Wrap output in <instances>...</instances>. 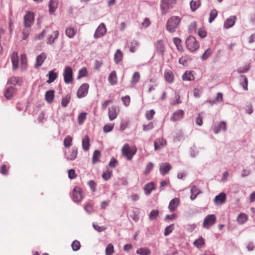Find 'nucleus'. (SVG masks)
<instances>
[{"mask_svg":"<svg viewBox=\"0 0 255 255\" xmlns=\"http://www.w3.org/2000/svg\"><path fill=\"white\" fill-rule=\"evenodd\" d=\"M180 200L178 198H175L171 200L169 204L168 209L171 212L174 211L179 206Z\"/></svg>","mask_w":255,"mask_h":255,"instance_id":"obj_16","label":"nucleus"},{"mask_svg":"<svg viewBox=\"0 0 255 255\" xmlns=\"http://www.w3.org/2000/svg\"><path fill=\"white\" fill-rule=\"evenodd\" d=\"M119 110L117 106L113 105L109 108L108 116L110 121L115 120L118 115Z\"/></svg>","mask_w":255,"mask_h":255,"instance_id":"obj_11","label":"nucleus"},{"mask_svg":"<svg viewBox=\"0 0 255 255\" xmlns=\"http://www.w3.org/2000/svg\"><path fill=\"white\" fill-rule=\"evenodd\" d=\"M218 15V11L216 9H213L211 10L210 12L209 22L211 23Z\"/></svg>","mask_w":255,"mask_h":255,"instance_id":"obj_41","label":"nucleus"},{"mask_svg":"<svg viewBox=\"0 0 255 255\" xmlns=\"http://www.w3.org/2000/svg\"><path fill=\"white\" fill-rule=\"evenodd\" d=\"M77 150L76 148H73L70 151L67 156V159L70 160H74L77 155Z\"/></svg>","mask_w":255,"mask_h":255,"instance_id":"obj_32","label":"nucleus"},{"mask_svg":"<svg viewBox=\"0 0 255 255\" xmlns=\"http://www.w3.org/2000/svg\"><path fill=\"white\" fill-rule=\"evenodd\" d=\"M112 175V171L107 170L103 173L102 177L105 180H108L111 178Z\"/></svg>","mask_w":255,"mask_h":255,"instance_id":"obj_55","label":"nucleus"},{"mask_svg":"<svg viewBox=\"0 0 255 255\" xmlns=\"http://www.w3.org/2000/svg\"><path fill=\"white\" fill-rule=\"evenodd\" d=\"M123 58V53L120 49L117 50L114 55V61L116 63H119Z\"/></svg>","mask_w":255,"mask_h":255,"instance_id":"obj_31","label":"nucleus"},{"mask_svg":"<svg viewBox=\"0 0 255 255\" xmlns=\"http://www.w3.org/2000/svg\"><path fill=\"white\" fill-rule=\"evenodd\" d=\"M71 99V96L70 95L67 94L65 96L63 97L62 100L61 101V106L63 107H66L68 104L69 103Z\"/></svg>","mask_w":255,"mask_h":255,"instance_id":"obj_42","label":"nucleus"},{"mask_svg":"<svg viewBox=\"0 0 255 255\" xmlns=\"http://www.w3.org/2000/svg\"><path fill=\"white\" fill-rule=\"evenodd\" d=\"M16 90V89L15 88L12 86L7 87L6 89L5 92L4 93V96L6 98V99L8 100L10 99L13 97V95L14 93L15 92Z\"/></svg>","mask_w":255,"mask_h":255,"instance_id":"obj_20","label":"nucleus"},{"mask_svg":"<svg viewBox=\"0 0 255 255\" xmlns=\"http://www.w3.org/2000/svg\"><path fill=\"white\" fill-rule=\"evenodd\" d=\"M89 85L88 83H83L78 89L77 96L78 98L85 97L88 92Z\"/></svg>","mask_w":255,"mask_h":255,"instance_id":"obj_10","label":"nucleus"},{"mask_svg":"<svg viewBox=\"0 0 255 255\" xmlns=\"http://www.w3.org/2000/svg\"><path fill=\"white\" fill-rule=\"evenodd\" d=\"M184 115V112L182 110H179L175 112L172 116L171 117V120L172 121H176L181 119Z\"/></svg>","mask_w":255,"mask_h":255,"instance_id":"obj_23","label":"nucleus"},{"mask_svg":"<svg viewBox=\"0 0 255 255\" xmlns=\"http://www.w3.org/2000/svg\"><path fill=\"white\" fill-rule=\"evenodd\" d=\"M136 253L139 255H150L151 252L147 248H141L137 250Z\"/></svg>","mask_w":255,"mask_h":255,"instance_id":"obj_37","label":"nucleus"},{"mask_svg":"<svg viewBox=\"0 0 255 255\" xmlns=\"http://www.w3.org/2000/svg\"><path fill=\"white\" fill-rule=\"evenodd\" d=\"M72 250L74 251H77L79 250L81 247V244L80 242L77 240H75L73 242L71 245Z\"/></svg>","mask_w":255,"mask_h":255,"instance_id":"obj_54","label":"nucleus"},{"mask_svg":"<svg viewBox=\"0 0 255 255\" xmlns=\"http://www.w3.org/2000/svg\"><path fill=\"white\" fill-rule=\"evenodd\" d=\"M211 49L210 48H208L205 50V52L202 54L201 56V59L202 60H206L211 54Z\"/></svg>","mask_w":255,"mask_h":255,"instance_id":"obj_56","label":"nucleus"},{"mask_svg":"<svg viewBox=\"0 0 255 255\" xmlns=\"http://www.w3.org/2000/svg\"><path fill=\"white\" fill-rule=\"evenodd\" d=\"M156 50L157 54L162 56L164 51V45L162 40H158L155 44Z\"/></svg>","mask_w":255,"mask_h":255,"instance_id":"obj_14","label":"nucleus"},{"mask_svg":"<svg viewBox=\"0 0 255 255\" xmlns=\"http://www.w3.org/2000/svg\"><path fill=\"white\" fill-rule=\"evenodd\" d=\"M108 80L109 83L112 85H115L118 82L116 72L115 71H113L110 74L108 77Z\"/></svg>","mask_w":255,"mask_h":255,"instance_id":"obj_24","label":"nucleus"},{"mask_svg":"<svg viewBox=\"0 0 255 255\" xmlns=\"http://www.w3.org/2000/svg\"><path fill=\"white\" fill-rule=\"evenodd\" d=\"M159 212L157 210H153L149 214V218L150 220H155L158 216Z\"/></svg>","mask_w":255,"mask_h":255,"instance_id":"obj_52","label":"nucleus"},{"mask_svg":"<svg viewBox=\"0 0 255 255\" xmlns=\"http://www.w3.org/2000/svg\"><path fill=\"white\" fill-rule=\"evenodd\" d=\"M101 157V152L98 150H96L94 152L93 158H92V163L93 164H95L100 161V158Z\"/></svg>","mask_w":255,"mask_h":255,"instance_id":"obj_35","label":"nucleus"},{"mask_svg":"<svg viewBox=\"0 0 255 255\" xmlns=\"http://www.w3.org/2000/svg\"><path fill=\"white\" fill-rule=\"evenodd\" d=\"M87 114L85 112H83L80 114L78 118V123L79 125H82L86 119Z\"/></svg>","mask_w":255,"mask_h":255,"instance_id":"obj_53","label":"nucleus"},{"mask_svg":"<svg viewBox=\"0 0 255 255\" xmlns=\"http://www.w3.org/2000/svg\"><path fill=\"white\" fill-rule=\"evenodd\" d=\"M88 74L87 70L86 67H83L79 71L78 75L77 78L78 79H81L82 77L87 76Z\"/></svg>","mask_w":255,"mask_h":255,"instance_id":"obj_49","label":"nucleus"},{"mask_svg":"<svg viewBox=\"0 0 255 255\" xmlns=\"http://www.w3.org/2000/svg\"><path fill=\"white\" fill-rule=\"evenodd\" d=\"M90 147V139L88 135H85L82 140V147L84 151H88Z\"/></svg>","mask_w":255,"mask_h":255,"instance_id":"obj_29","label":"nucleus"},{"mask_svg":"<svg viewBox=\"0 0 255 255\" xmlns=\"http://www.w3.org/2000/svg\"><path fill=\"white\" fill-rule=\"evenodd\" d=\"M155 190V187L154 183L152 182H149L144 185V190L145 194L146 195H149L152 191Z\"/></svg>","mask_w":255,"mask_h":255,"instance_id":"obj_22","label":"nucleus"},{"mask_svg":"<svg viewBox=\"0 0 255 255\" xmlns=\"http://www.w3.org/2000/svg\"><path fill=\"white\" fill-rule=\"evenodd\" d=\"M72 138L70 136H67L64 140V145L66 148L69 147L72 145Z\"/></svg>","mask_w":255,"mask_h":255,"instance_id":"obj_48","label":"nucleus"},{"mask_svg":"<svg viewBox=\"0 0 255 255\" xmlns=\"http://www.w3.org/2000/svg\"><path fill=\"white\" fill-rule=\"evenodd\" d=\"M154 166V165L151 162H149L146 166L145 170V174L149 173L150 171L152 169L153 167Z\"/></svg>","mask_w":255,"mask_h":255,"instance_id":"obj_62","label":"nucleus"},{"mask_svg":"<svg viewBox=\"0 0 255 255\" xmlns=\"http://www.w3.org/2000/svg\"><path fill=\"white\" fill-rule=\"evenodd\" d=\"M54 98V91L50 90L47 91L45 93V100L48 103H51L53 102Z\"/></svg>","mask_w":255,"mask_h":255,"instance_id":"obj_25","label":"nucleus"},{"mask_svg":"<svg viewBox=\"0 0 255 255\" xmlns=\"http://www.w3.org/2000/svg\"><path fill=\"white\" fill-rule=\"evenodd\" d=\"M174 224H171L170 226H168L166 227L165 229V231L164 232V234L165 236H168L172 232L173 229Z\"/></svg>","mask_w":255,"mask_h":255,"instance_id":"obj_58","label":"nucleus"},{"mask_svg":"<svg viewBox=\"0 0 255 255\" xmlns=\"http://www.w3.org/2000/svg\"><path fill=\"white\" fill-rule=\"evenodd\" d=\"M193 244L198 248H201L205 244L204 240L202 237H201L195 241Z\"/></svg>","mask_w":255,"mask_h":255,"instance_id":"obj_47","label":"nucleus"},{"mask_svg":"<svg viewBox=\"0 0 255 255\" xmlns=\"http://www.w3.org/2000/svg\"><path fill=\"white\" fill-rule=\"evenodd\" d=\"M20 79V78L19 77L13 76L8 79L7 83L12 85L19 84V82Z\"/></svg>","mask_w":255,"mask_h":255,"instance_id":"obj_45","label":"nucleus"},{"mask_svg":"<svg viewBox=\"0 0 255 255\" xmlns=\"http://www.w3.org/2000/svg\"><path fill=\"white\" fill-rule=\"evenodd\" d=\"M64 81L66 84H70L72 82L73 71L71 67L66 66L63 72Z\"/></svg>","mask_w":255,"mask_h":255,"instance_id":"obj_6","label":"nucleus"},{"mask_svg":"<svg viewBox=\"0 0 255 255\" xmlns=\"http://www.w3.org/2000/svg\"><path fill=\"white\" fill-rule=\"evenodd\" d=\"M47 76H48V79L47 81V82L49 84H50L54 81V80L57 77V73L55 72L54 70H51L49 72Z\"/></svg>","mask_w":255,"mask_h":255,"instance_id":"obj_28","label":"nucleus"},{"mask_svg":"<svg viewBox=\"0 0 255 255\" xmlns=\"http://www.w3.org/2000/svg\"><path fill=\"white\" fill-rule=\"evenodd\" d=\"M122 101L123 103V104L126 107H128L130 104V97L128 95H126L125 97H122Z\"/></svg>","mask_w":255,"mask_h":255,"instance_id":"obj_57","label":"nucleus"},{"mask_svg":"<svg viewBox=\"0 0 255 255\" xmlns=\"http://www.w3.org/2000/svg\"><path fill=\"white\" fill-rule=\"evenodd\" d=\"M248 220V216L246 214L244 213H241L237 218V221L240 224L245 223Z\"/></svg>","mask_w":255,"mask_h":255,"instance_id":"obj_44","label":"nucleus"},{"mask_svg":"<svg viewBox=\"0 0 255 255\" xmlns=\"http://www.w3.org/2000/svg\"><path fill=\"white\" fill-rule=\"evenodd\" d=\"M34 21V14L32 11H27L23 17V23L25 28H30Z\"/></svg>","mask_w":255,"mask_h":255,"instance_id":"obj_4","label":"nucleus"},{"mask_svg":"<svg viewBox=\"0 0 255 255\" xmlns=\"http://www.w3.org/2000/svg\"><path fill=\"white\" fill-rule=\"evenodd\" d=\"M59 32L58 30L54 31L52 34L50 35L48 38L46 43L47 44H51L54 43L55 40L58 37Z\"/></svg>","mask_w":255,"mask_h":255,"instance_id":"obj_26","label":"nucleus"},{"mask_svg":"<svg viewBox=\"0 0 255 255\" xmlns=\"http://www.w3.org/2000/svg\"><path fill=\"white\" fill-rule=\"evenodd\" d=\"M194 79V76L192 72L186 71L182 76V79L183 81H192Z\"/></svg>","mask_w":255,"mask_h":255,"instance_id":"obj_39","label":"nucleus"},{"mask_svg":"<svg viewBox=\"0 0 255 255\" xmlns=\"http://www.w3.org/2000/svg\"><path fill=\"white\" fill-rule=\"evenodd\" d=\"M155 114V111L153 110H150L149 111H147L146 113V117L147 119L148 120H151L152 118L153 115Z\"/></svg>","mask_w":255,"mask_h":255,"instance_id":"obj_61","label":"nucleus"},{"mask_svg":"<svg viewBox=\"0 0 255 255\" xmlns=\"http://www.w3.org/2000/svg\"><path fill=\"white\" fill-rule=\"evenodd\" d=\"M8 169L9 168L7 167L6 165L3 164L1 167L0 173L3 175H7L8 173Z\"/></svg>","mask_w":255,"mask_h":255,"instance_id":"obj_59","label":"nucleus"},{"mask_svg":"<svg viewBox=\"0 0 255 255\" xmlns=\"http://www.w3.org/2000/svg\"><path fill=\"white\" fill-rule=\"evenodd\" d=\"M226 195L225 193H221L214 198V202L216 204H223L226 201Z\"/></svg>","mask_w":255,"mask_h":255,"instance_id":"obj_18","label":"nucleus"},{"mask_svg":"<svg viewBox=\"0 0 255 255\" xmlns=\"http://www.w3.org/2000/svg\"><path fill=\"white\" fill-rule=\"evenodd\" d=\"M173 42L176 45L178 50L182 51L183 50V47L181 45V40L178 37H175L173 39Z\"/></svg>","mask_w":255,"mask_h":255,"instance_id":"obj_43","label":"nucleus"},{"mask_svg":"<svg viewBox=\"0 0 255 255\" xmlns=\"http://www.w3.org/2000/svg\"><path fill=\"white\" fill-rule=\"evenodd\" d=\"M164 77L166 81L168 83H171L173 81L174 76L171 71L165 72Z\"/></svg>","mask_w":255,"mask_h":255,"instance_id":"obj_38","label":"nucleus"},{"mask_svg":"<svg viewBox=\"0 0 255 255\" xmlns=\"http://www.w3.org/2000/svg\"><path fill=\"white\" fill-rule=\"evenodd\" d=\"M176 3V0H161L160 9L162 15L165 14L168 12L170 8L173 7Z\"/></svg>","mask_w":255,"mask_h":255,"instance_id":"obj_3","label":"nucleus"},{"mask_svg":"<svg viewBox=\"0 0 255 255\" xmlns=\"http://www.w3.org/2000/svg\"><path fill=\"white\" fill-rule=\"evenodd\" d=\"M216 220V217L215 215H208L204 220L203 227L204 228L209 229L215 223Z\"/></svg>","mask_w":255,"mask_h":255,"instance_id":"obj_7","label":"nucleus"},{"mask_svg":"<svg viewBox=\"0 0 255 255\" xmlns=\"http://www.w3.org/2000/svg\"><path fill=\"white\" fill-rule=\"evenodd\" d=\"M140 79V75L139 73L138 72H135L133 73L132 76V80H131V84H133V83L134 84L138 83Z\"/></svg>","mask_w":255,"mask_h":255,"instance_id":"obj_50","label":"nucleus"},{"mask_svg":"<svg viewBox=\"0 0 255 255\" xmlns=\"http://www.w3.org/2000/svg\"><path fill=\"white\" fill-rule=\"evenodd\" d=\"M114 253V247L113 244H109L105 250L106 255H112Z\"/></svg>","mask_w":255,"mask_h":255,"instance_id":"obj_46","label":"nucleus"},{"mask_svg":"<svg viewBox=\"0 0 255 255\" xmlns=\"http://www.w3.org/2000/svg\"><path fill=\"white\" fill-rule=\"evenodd\" d=\"M171 169V166L168 162L161 164L159 167V171L161 174L164 176L167 174Z\"/></svg>","mask_w":255,"mask_h":255,"instance_id":"obj_17","label":"nucleus"},{"mask_svg":"<svg viewBox=\"0 0 255 255\" xmlns=\"http://www.w3.org/2000/svg\"><path fill=\"white\" fill-rule=\"evenodd\" d=\"M190 8L192 11H196L201 5V1L200 0H192L190 2Z\"/></svg>","mask_w":255,"mask_h":255,"instance_id":"obj_30","label":"nucleus"},{"mask_svg":"<svg viewBox=\"0 0 255 255\" xmlns=\"http://www.w3.org/2000/svg\"><path fill=\"white\" fill-rule=\"evenodd\" d=\"M250 69V65L246 64L244 66L240 67L237 71L238 73H245L247 72Z\"/></svg>","mask_w":255,"mask_h":255,"instance_id":"obj_51","label":"nucleus"},{"mask_svg":"<svg viewBox=\"0 0 255 255\" xmlns=\"http://www.w3.org/2000/svg\"><path fill=\"white\" fill-rule=\"evenodd\" d=\"M166 144V141L163 138L157 139L154 143L155 150H158L163 147Z\"/></svg>","mask_w":255,"mask_h":255,"instance_id":"obj_19","label":"nucleus"},{"mask_svg":"<svg viewBox=\"0 0 255 255\" xmlns=\"http://www.w3.org/2000/svg\"><path fill=\"white\" fill-rule=\"evenodd\" d=\"M139 43L137 41L133 40L131 41L129 46V50L131 52H134L138 47Z\"/></svg>","mask_w":255,"mask_h":255,"instance_id":"obj_40","label":"nucleus"},{"mask_svg":"<svg viewBox=\"0 0 255 255\" xmlns=\"http://www.w3.org/2000/svg\"><path fill=\"white\" fill-rule=\"evenodd\" d=\"M46 58V54L44 52L38 55L36 57V63L34 64V67L35 68H38L41 66Z\"/></svg>","mask_w":255,"mask_h":255,"instance_id":"obj_15","label":"nucleus"},{"mask_svg":"<svg viewBox=\"0 0 255 255\" xmlns=\"http://www.w3.org/2000/svg\"><path fill=\"white\" fill-rule=\"evenodd\" d=\"M117 163H118L117 160L113 157V158H111V159L109 163V166L111 168H115L116 166Z\"/></svg>","mask_w":255,"mask_h":255,"instance_id":"obj_64","label":"nucleus"},{"mask_svg":"<svg viewBox=\"0 0 255 255\" xmlns=\"http://www.w3.org/2000/svg\"><path fill=\"white\" fill-rule=\"evenodd\" d=\"M83 198L82 192L81 189L76 186L72 191V199L75 202H80Z\"/></svg>","mask_w":255,"mask_h":255,"instance_id":"obj_9","label":"nucleus"},{"mask_svg":"<svg viewBox=\"0 0 255 255\" xmlns=\"http://www.w3.org/2000/svg\"><path fill=\"white\" fill-rule=\"evenodd\" d=\"M59 4V0H50L48 4L49 14H52L56 10Z\"/></svg>","mask_w":255,"mask_h":255,"instance_id":"obj_13","label":"nucleus"},{"mask_svg":"<svg viewBox=\"0 0 255 255\" xmlns=\"http://www.w3.org/2000/svg\"><path fill=\"white\" fill-rule=\"evenodd\" d=\"M77 32V30L74 28H67L65 30V34L70 38H72L74 37Z\"/></svg>","mask_w":255,"mask_h":255,"instance_id":"obj_33","label":"nucleus"},{"mask_svg":"<svg viewBox=\"0 0 255 255\" xmlns=\"http://www.w3.org/2000/svg\"><path fill=\"white\" fill-rule=\"evenodd\" d=\"M241 78V85L243 87V89L245 90H248V81L246 76L244 75L240 76Z\"/></svg>","mask_w":255,"mask_h":255,"instance_id":"obj_36","label":"nucleus"},{"mask_svg":"<svg viewBox=\"0 0 255 255\" xmlns=\"http://www.w3.org/2000/svg\"><path fill=\"white\" fill-rule=\"evenodd\" d=\"M11 60L12 64V70L16 71L17 70L19 66V61L18 53L16 51L12 52L11 55Z\"/></svg>","mask_w":255,"mask_h":255,"instance_id":"obj_12","label":"nucleus"},{"mask_svg":"<svg viewBox=\"0 0 255 255\" xmlns=\"http://www.w3.org/2000/svg\"><path fill=\"white\" fill-rule=\"evenodd\" d=\"M236 19V16H233L228 18L224 22V27L226 28H229L232 27L234 25Z\"/></svg>","mask_w":255,"mask_h":255,"instance_id":"obj_21","label":"nucleus"},{"mask_svg":"<svg viewBox=\"0 0 255 255\" xmlns=\"http://www.w3.org/2000/svg\"><path fill=\"white\" fill-rule=\"evenodd\" d=\"M68 177L71 179H75L76 177L75 170L70 169L68 170Z\"/></svg>","mask_w":255,"mask_h":255,"instance_id":"obj_63","label":"nucleus"},{"mask_svg":"<svg viewBox=\"0 0 255 255\" xmlns=\"http://www.w3.org/2000/svg\"><path fill=\"white\" fill-rule=\"evenodd\" d=\"M20 68L21 70H25L27 66V58L25 54H22L20 55Z\"/></svg>","mask_w":255,"mask_h":255,"instance_id":"obj_34","label":"nucleus"},{"mask_svg":"<svg viewBox=\"0 0 255 255\" xmlns=\"http://www.w3.org/2000/svg\"><path fill=\"white\" fill-rule=\"evenodd\" d=\"M107 32V28L104 23H101L96 29L94 37L95 39L101 38L105 35Z\"/></svg>","mask_w":255,"mask_h":255,"instance_id":"obj_8","label":"nucleus"},{"mask_svg":"<svg viewBox=\"0 0 255 255\" xmlns=\"http://www.w3.org/2000/svg\"><path fill=\"white\" fill-rule=\"evenodd\" d=\"M181 21V18L177 16H172L167 21L166 24V30L170 33L175 31Z\"/></svg>","mask_w":255,"mask_h":255,"instance_id":"obj_1","label":"nucleus"},{"mask_svg":"<svg viewBox=\"0 0 255 255\" xmlns=\"http://www.w3.org/2000/svg\"><path fill=\"white\" fill-rule=\"evenodd\" d=\"M136 151L137 149L135 146L130 148L128 143H126L122 149L123 155L126 156L129 160H131L133 156L136 153Z\"/></svg>","mask_w":255,"mask_h":255,"instance_id":"obj_2","label":"nucleus"},{"mask_svg":"<svg viewBox=\"0 0 255 255\" xmlns=\"http://www.w3.org/2000/svg\"><path fill=\"white\" fill-rule=\"evenodd\" d=\"M191 195L190 198L192 200H194L197 196L200 193V191L195 185H192L191 187Z\"/></svg>","mask_w":255,"mask_h":255,"instance_id":"obj_27","label":"nucleus"},{"mask_svg":"<svg viewBox=\"0 0 255 255\" xmlns=\"http://www.w3.org/2000/svg\"><path fill=\"white\" fill-rule=\"evenodd\" d=\"M30 32V28H28L27 29H24L22 31V40H25L26 39L29 34Z\"/></svg>","mask_w":255,"mask_h":255,"instance_id":"obj_60","label":"nucleus"},{"mask_svg":"<svg viewBox=\"0 0 255 255\" xmlns=\"http://www.w3.org/2000/svg\"><path fill=\"white\" fill-rule=\"evenodd\" d=\"M186 45L187 48L190 51H194L197 50L199 47V44L197 41L196 38L193 36H189L187 38L186 40Z\"/></svg>","mask_w":255,"mask_h":255,"instance_id":"obj_5","label":"nucleus"}]
</instances>
